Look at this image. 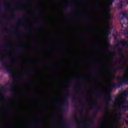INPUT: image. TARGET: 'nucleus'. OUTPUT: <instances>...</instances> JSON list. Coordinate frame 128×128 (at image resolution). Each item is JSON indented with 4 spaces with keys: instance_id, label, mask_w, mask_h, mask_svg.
<instances>
[{
    "instance_id": "obj_26",
    "label": "nucleus",
    "mask_w": 128,
    "mask_h": 128,
    "mask_svg": "<svg viewBox=\"0 0 128 128\" xmlns=\"http://www.w3.org/2000/svg\"><path fill=\"white\" fill-rule=\"evenodd\" d=\"M60 114H64V112H68V110L66 109H63L60 111Z\"/></svg>"
},
{
    "instance_id": "obj_35",
    "label": "nucleus",
    "mask_w": 128,
    "mask_h": 128,
    "mask_svg": "<svg viewBox=\"0 0 128 128\" xmlns=\"http://www.w3.org/2000/svg\"><path fill=\"white\" fill-rule=\"evenodd\" d=\"M94 106V104H92V106L90 107V110H92V108Z\"/></svg>"
},
{
    "instance_id": "obj_51",
    "label": "nucleus",
    "mask_w": 128,
    "mask_h": 128,
    "mask_svg": "<svg viewBox=\"0 0 128 128\" xmlns=\"http://www.w3.org/2000/svg\"><path fill=\"white\" fill-rule=\"evenodd\" d=\"M36 26H38V23H36Z\"/></svg>"
},
{
    "instance_id": "obj_13",
    "label": "nucleus",
    "mask_w": 128,
    "mask_h": 128,
    "mask_svg": "<svg viewBox=\"0 0 128 128\" xmlns=\"http://www.w3.org/2000/svg\"><path fill=\"white\" fill-rule=\"evenodd\" d=\"M16 84V82H12V84H8V83H6L5 84V86H10V88L14 86Z\"/></svg>"
},
{
    "instance_id": "obj_43",
    "label": "nucleus",
    "mask_w": 128,
    "mask_h": 128,
    "mask_svg": "<svg viewBox=\"0 0 128 128\" xmlns=\"http://www.w3.org/2000/svg\"><path fill=\"white\" fill-rule=\"evenodd\" d=\"M5 101H6V100H3V99H0V102H5Z\"/></svg>"
},
{
    "instance_id": "obj_5",
    "label": "nucleus",
    "mask_w": 128,
    "mask_h": 128,
    "mask_svg": "<svg viewBox=\"0 0 128 128\" xmlns=\"http://www.w3.org/2000/svg\"><path fill=\"white\" fill-rule=\"evenodd\" d=\"M124 70V67L121 66V67H120L119 68H118V69H116L114 70L115 72L113 73L112 76L110 78V80H114V78H116V72H118V70Z\"/></svg>"
},
{
    "instance_id": "obj_20",
    "label": "nucleus",
    "mask_w": 128,
    "mask_h": 128,
    "mask_svg": "<svg viewBox=\"0 0 128 128\" xmlns=\"http://www.w3.org/2000/svg\"><path fill=\"white\" fill-rule=\"evenodd\" d=\"M4 8H5L6 10H10V6H8V4L4 5Z\"/></svg>"
},
{
    "instance_id": "obj_28",
    "label": "nucleus",
    "mask_w": 128,
    "mask_h": 128,
    "mask_svg": "<svg viewBox=\"0 0 128 128\" xmlns=\"http://www.w3.org/2000/svg\"><path fill=\"white\" fill-rule=\"evenodd\" d=\"M88 122H90V124H94V118H90L88 120Z\"/></svg>"
},
{
    "instance_id": "obj_44",
    "label": "nucleus",
    "mask_w": 128,
    "mask_h": 128,
    "mask_svg": "<svg viewBox=\"0 0 128 128\" xmlns=\"http://www.w3.org/2000/svg\"><path fill=\"white\" fill-rule=\"evenodd\" d=\"M1 34H4L5 32H6V31H4V30H2V31H1Z\"/></svg>"
},
{
    "instance_id": "obj_56",
    "label": "nucleus",
    "mask_w": 128,
    "mask_h": 128,
    "mask_svg": "<svg viewBox=\"0 0 128 128\" xmlns=\"http://www.w3.org/2000/svg\"><path fill=\"white\" fill-rule=\"evenodd\" d=\"M7 102H8V100H6Z\"/></svg>"
},
{
    "instance_id": "obj_15",
    "label": "nucleus",
    "mask_w": 128,
    "mask_h": 128,
    "mask_svg": "<svg viewBox=\"0 0 128 128\" xmlns=\"http://www.w3.org/2000/svg\"><path fill=\"white\" fill-rule=\"evenodd\" d=\"M128 96V89L125 92H122L120 94V96L124 98V96L126 97Z\"/></svg>"
},
{
    "instance_id": "obj_22",
    "label": "nucleus",
    "mask_w": 128,
    "mask_h": 128,
    "mask_svg": "<svg viewBox=\"0 0 128 128\" xmlns=\"http://www.w3.org/2000/svg\"><path fill=\"white\" fill-rule=\"evenodd\" d=\"M122 49H118V56H122Z\"/></svg>"
},
{
    "instance_id": "obj_21",
    "label": "nucleus",
    "mask_w": 128,
    "mask_h": 128,
    "mask_svg": "<svg viewBox=\"0 0 128 128\" xmlns=\"http://www.w3.org/2000/svg\"><path fill=\"white\" fill-rule=\"evenodd\" d=\"M16 50H22V46H18L16 48Z\"/></svg>"
},
{
    "instance_id": "obj_6",
    "label": "nucleus",
    "mask_w": 128,
    "mask_h": 128,
    "mask_svg": "<svg viewBox=\"0 0 128 128\" xmlns=\"http://www.w3.org/2000/svg\"><path fill=\"white\" fill-rule=\"evenodd\" d=\"M106 42H108V36L112 34V30H110V26H107V28H106Z\"/></svg>"
},
{
    "instance_id": "obj_42",
    "label": "nucleus",
    "mask_w": 128,
    "mask_h": 128,
    "mask_svg": "<svg viewBox=\"0 0 128 128\" xmlns=\"http://www.w3.org/2000/svg\"><path fill=\"white\" fill-rule=\"evenodd\" d=\"M100 124H104V120H100Z\"/></svg>"
},
{
    "instance_id": "obj_2",
    "label": "nucleus",
    "mask_w": 128,
    "mask_h": 128,
    "mask_svg": "<svg viewBox=\"0 0 128 128\" xmlns=\"http://www.w3.org/2000/svg\"><path fill=\"white\" fill-rule=\"evenodd\" d=\"M118 80H122L120 82H119L118 84H111L108 85V92H112L114 88H120L124 84H128V76H124V77H118L117 78Z\"/></svg>"
},
{
    "instance_id": "obj_23",
    "label": "nucleus",
    "mask_w": 128,
    "mask_h": 128,
    "mask_svg": "<svg viewBox=\"0 0 128 128\" xmlns=\"http://www.w3.org/2000/svg\"><path fill=\"white\" fill-rule=\"evenodd\" d=\"M121 14H122V16H123L124 17V18H127V16H128V14H126V13H124V12H122V13H121Z\"/></svg>"
},
{
    "instance_id": "obj_59",
    "label": "nucleus",
    "mask_w": 128,
    "mask_h": 128,
    "mask_svg": "<svg viewBox=\"0 0 128 128\" xmlns=\"http://www.w3.org/2000/svg\"><path fill=\"white\" fill-rule=\"evenodd\" d=\"M24 74L26 75V74Z\"/></svg>"
},
{
    "instance_id": "obj_17",
    "label": "nucleus",
    "mask_w": 128,
    "mask_h": 128,
    "mask_svg": "<svg viewBox=\"0 0 128 128\" xmlns=\"http://www.w3.org/2000/svg\"><path fill=\"white\" fill-rule=\"evenodd\" d=\"M72 122H76V126H78V119H76V117H74L73 116L72 118Z\"/></svg>"
},
{
    "instance_id": "obj_32",
    "label": "nucleus",
    "mask_w": 128,
    "mask_h": 128,
    "mask_svg": "<svg viewBox=\"0 0 128 128\" xmlns=\"http://www.w3.org/2000/svg\"><path fill=\"white\" fill-rule=\"evenodd\" d=\"M82 85L76 87V90H82Z\"/></svg>"
},
{
    "instance_id": "obj_33",
    "label": "nucleus",
    "mask_w": 128,
    "mask_h": 128,
    "mask_svg": "<svg viewBox=\"0 0 128 128\" xmlns=\"http://www.w3.org/2000/svg\"><path fill=\"white\" fill-rule=\"evenodd\" d=\"M110 102H108V101H106V108H108V106H110Z\"/></svg>"
},
{
    "instance_id": "obj_55",
    "label": "nucleus",
    "mask_w": 128,
    "mask_h": 128,
    "mask_svg": "<svg viewBox=\"0 0 128 128\" xmlns=\"http://www.w3.org/2000/svg\"><path fill=\"white\" fill-rule=\"evenodd\" d=\"M6 30H8V28H6Z\"/></svg>"
},
{
    "instance_id": "obj_9",
    "label": "nucleus",
    "mask_w": 128,
    "mask_h": 128,
    "mask_svg": "<svg viewBox=\"0 0 128 128\" xmlns=\"http://www.w3.org/2000/svg\"><path fill=\"white\" fill-rule=\"evenodd\" d=\"M104 94V91L100 90L98 92V94L96 95V96L98 98H102V96Z\"/></svg>"
},
{
    "instance_id": "obj_50",
    "label": "nucleus",
    "mask_w": 128,
    "mask_h": 128,
    "mask_svg": "<svg viewBox=\"0 0 128 128\" xmlns=\"http://www.w3.org/2000/svg\"><path fill=\"white\" fill-rule=\"evenodd\" d=\"M71 2H74V0H71Z\"/></svg>"
},
{
    "instance_id": "obj_24",
    "label": "nucleus",
    "mask_w": 128,
    "mask_h": 128,
    "mask_svg": "<svg viewBox=\"0 0 128 128\" xmlns=\"http://www.w3.org/2000/svg\"><path fill=\"white\" fill-rule=\"evenodd\" d=\"M10 18H16V14L14 12H12V14L10 16Z\"/></svg>"
},
{
    "instance_id": "obj_41",
    "label": "nucleus",
    "mask_w": 128,
    "mask_h": 128,
    "mask_svg": "<svg viewBox=\"0 0 128 128\" xmlns=\"http://www.w3.org/2000/svg\"><path fill=\"white\" fill-rule=\"evenodd\" d=\"M16 10H20V7H16Z\"/></svg>"
},
{
    "instance_id": "obj_31",
    "label": "nucleus",
    "mask_w": 128,
    "mask_h": 128,
    "mask_svg": "<svg viewBox=\"0 0 128 128\" xmlns=\"http://www.w3.org/2000/svg\"><path fill=\"white\" fill-rule=\"evenodd\" d=\"M75 80H86V78H75Z\"/></svg>"
},
{
    "instance_id": "obj_27",
    "label": "nucleus",
    "mask_w": 128,
    "mask_h": 128,
    "mask_svg": "<svg viewBox=\"0 0 128 128\" xmlns=\"http://www.w3.org/2000/svg\"><path fill=\"white\" fill-rule=\"evenodd\" d=\"M110 7L107 8L106 10V12L107 14H110Z\"/></svg>"
},
{
    "instance_id": "obj_53",
    "label": "nucleus",
    "mask_w": 128,
    "mask_h": 128,
    "mask_svg": "<svg viewBox=\"0 0 128 128\" xmlns=\"http://www.w3.org/2000/svg\"><path fill=\"white\" fill-rule=\"evenodd\" d=\"M126 126H128V121H127V122H126Z\"/></svg>"
},
{
    "instance_id": "obj_63",
    "label": "nucleus",
    "mask_w": 128,
    "mask_h": 128,
    "mask_svg": "<svg viewBox=\"0 0 128 128\" xmlns=\"http://www.w3.org/2000/svg\"><path fill=\"white\" fill-rule=\"evenodd\" d=\"M68 18H70V16H68Z\"/></svg>"
},
{
    "instance_id": "obj_30",
    "label": "nucleus",
    "mask_w": 128,
    "mask_h": 128,
    "mask_svg": "<svg viewBox=\"0 0 128 128\" xmlns=\"http://www.w3.org/2000/svg\"><path fill=\"white\" fill-rule=\"evenodd\" d=\"M4 46H6L5 48H4V50H9L10 49V47H8V46H6V45H4Z\"/></svg>"
},
{
    "instance_id": "obj_40",
    "label": "nucleus",
    "mask_w": 128,
    "mask_h": 128,
    "mask_svg": "<svg viewBox=\"0 0 128 128\" xmlns=\"http://www.w3.org/2000/svg\"><path fill=\"white\" fill-rule=\"evenodd\" d=\"M112 58H116V54H113L112 55Z\"/></svg>"
},
{
    "instance_id": "obj_8",
    "label": "nucleus",
    "mask_w": 128,
    "mask_h": 128,
    "mask_svg": "<svg viewBox=\"0 0 128 128\" xmlns=\"http://www.w3.org/2000/svg\"><path fill=\"white\" fill-rule=\"evenodd\" d=\"M100 110H102V106H99L97 109H96L94 113H93V116H94V118H96V116H98V111Z\"/></svg>"
},
{
    "instance_id": "obj_45",
    "label": "nucleus",
    "mask_w": 128,
    "mask_h": 128,
    "mask_svg": "<svg viewBox=\"0 0 128 128\" xmlns=\"http://www.w3.org/2000/svg\"><path fill=\"white\" fill-rule=\"evenodd\" d=\"M112 64H114V66H116V62H112Z\"/></svg>"
},
{
    "instance_id": "obj_39",
    "label": "nucleus",
    "mask_w": 128,
    "mask_h": 128,
    "mask_svg": "<svg viewBox=\"0 0 128 128\" xmlns=\"http://www.w3.org/2000/svg\"><path fill=\"white\" fill-rule=\"evenodd\" d=\"M88 128H94V126L92 125H88Z\"/></svg>"
},
{
    "instance_id": "obj_57",
    "label": "nucleus",
    "mask_w": 128,
    "mask_h": 128,
    "mask_svg": "<svg viewBox=\"0 0 128 128\" xmlns=\"http://www.w3.org/2000/svg\"><path fill=\"white\" fill-rule=\"evenodd\" d=\"M68 6H70V4H69Z\"/></svg>"
},
{
    "instance_id": "obj_52",
    "label": "nucleus",
    "mask_w": 128,
    "mask_h": 128,
    "mask_svg": "<svg viewBox=\"0 0 128 128\" xmlns=\"http://www.w3.org/2000/svg\"><path fill=\"white\" fill-rule=\"evenodd\" d=\"M94 102H96H96H98V100H94Z\"/></svg>"
},
{
    "instance_id": "obj_1",
    "label": "nucleus",
    "mask_w": 128,
    "mask_h": 128,
    "mask_svg": "<svg viewBox=\"0 0 128 128\" xmlns=\"http://www.w3.org/2000/svg\"><path fill=\"white\" fill-rule=\"evenodd\" d=\"M72 98V102H79V104L82 106V112H84V104H82V102L80 101L78 98L72 97L70 94L68 92L66 94V96L64 98V99L62 102L58 104V105L61 106H66V108H70V102L68 101V98Z\"/></svg>"
},
{
    "instance_id": "obj_29",
    "label": "nucleus",
    "mask_w": 128,
    "mask_h": 128,
    "mask_svg": "<svg viewBox=\"0 0 128 128\" xmlns=\"http://www.w3.org/2000/svg\"><path fill=\"white\" fill-rule=\"evenodd\" d=\"M106 46L108 48H112V45L110 44L108 42L106 43Z\"/></svg>"
},
{
    "instance_id": "obj_62",
    "label": "nucleus",
    "mask_w": 128,
    "mask_h": 128,
    "mask_svg": "<svg viewBox=\"0 0 128 128\" xmlns=\"http://www.w3.org/2000/svg\"><path fill=\"white\" fill-rule=\"evenodd\" d=\"M80 114H82V112H80Z\"/></svg>"
},
{
    "instance_id": "obj_49",
    "label": "nucleus",
    "mask_w": 128,
    "mask_h": 128,
    "mask_svg": "<svg viewBox=\"0 0 128 128\" xmlns=\"http://www.w3.org/2000/svg\"><path fill=\"white\" fill-rule=\"evenodd\" d=\"M76 94H80V92H78V91H76Z\"/></svg>"
},
{
    "instance_id": "obj_64",
    "label": "nucleus",
    "mask_w": 128,
    "mask_h": 128,
    "mask_svg": "<svg viewBox=\"0 0 128 128\" xmlns=\"http://www.w3.org/2000/svg\"><path fill=\"white\" fill-rule=\"evenodd\" d=\"M127 118H128V115L127 116Z\"/></svg>"
},
{
    "instance_id": "obj_37",
    "label": "nucleus",
    "mask_w": 128,
    "mask_h": 128,
    "mask_svg": "<svg viewBox=\"0 0 128 128\" xmlns=\"http://www.w3.org/2000/svg\"><path fill=\"white\" fill-rule=\"evenodd\" d=\"M66 90H68V92H70V87L68 86H66Z\"/></svg>"
},
{
    "instance_id": "obj_10",
    "label": "nucleus",
    "mask_w": 128,
    "mask_h": 128,
    "mask_svg": "<svg viewBox=\"0 0 128 128\" xmlns=\"http://www.w3.org/2000/svg\"><path fill=\"white\" fill-rule=\"evenodd\" d=\"M106 19L107 20V23L110 24V20H112V15L110 14H106Z\"/></svg>"
},
{
    "instance_id": "obj_12",
    "label": "nucleus",
    "mask_w": 128,
    "mask_h": 128,
    "mask_svg": "<svg viewBox=\"0 0 128 128\" xmlns=\"http://www.w3.org/2000/svg\"><path fill=\"white\" fill-rule=\"evenodd\" d=\"M118 61L120 62H128V59L126 58L125 56H124L123 58H119Z\"/></svg>"
},
{
    "instance_id": "obj_38",
    "label": "nucleus",
    "mask_w": 128,
    "mask_h": 128,
    "mask_svg": "<svg viewBox=\"0 0 128 128\" xmlns=\"http://www.w3.org/2000/svg\"><path fill=\"white\" fill-rule=\"evenodd\" d=\"M24 22V20L20 19L18 20V22Z\"/></svg>"
},
{
    "instance_id": "obj_54",
    "label": "nucleus",
    "mask_w": 128,
    "mask_h": 128,
    "mask_svg": "<svg viewBox=\"0 0 128 128\" xmlns=\"http://www.w3.org/2000/svg\"><path fill=\"white\" fill-rule=\"evenodd\" d=\"M14 28H11L12 30H14Z\"/></svg>"
},
{
    "instance_id": "obj_3",
    "label": "nucleus",
    "mask_w": 128,
    "mask_h": 128,
    "mask_svg": "<svg viewBox=\"0 0 128 128\" xmlns=\"http://www.w3.org/2000/svg\"><path fill=\"white\" fill-rule=\"evenodd\" d=\"M0 62H1L2 65L4 66V69L6 72L9 74V75L11 78H14V72H12V70L10 68L8 63L6 62L4 59H2V58H0Z\"/></svg>"
},
{
    "instance_id": "obj_14",
    "label": "nucleus",
    "mask_w": 128,
    "mask_h": 128,
    "mask_svg": "<svg viewBox=\"0 0 128 128\" xmlns=\"http://www.w3.org/2000/svg\"><path fill=\"white\" fill-rule=\"evenodd\" d=\"M62 122L63 124L64 127L66 128L68 126V124H66V120L64 118L62 120Z\"/></svg>"
},
{
    "instance_id": "obj_34",
    "label": "nucleus",
    "mask_w": 128,
    "mask_h": 128,
    "mask_svg": "<svg viewBox=\"0 0 128 128\" xmlns=\"http://www.w3.org/2000/svg\"><path fill=\"white\" fill-rule=\"evenodd\" d=\"M124 73L125 74H128V68H125Z\"/></svg>"
},
{
    "instance_id": "obj_61",
    "label": "nucleus",
    "mask_w": 128,
    "mask_h": 128,
    "mask_svg": "<svg viewBox=\"0 0 128 128\" xmlns=\"http://www.w3.org/2000/svg\"><path fill=\"white\" fill-rule=\"evenodd\" d=\"M24 28H26V27L24 26Z\"/></svg>"
},
{
    "instance_id": "obj_46",
    "label": "nucleus",
    "mask_w": 128,
    "mask_h": 128,
    "mask_svg": "<svg viewBox=\"0 0 128 128\" xmlns=\"http://www.w3.org/2000/svg\"><path fill=\"white\" fill-rule=\"evenodd\" d=\"M14 37L16 38H18V35H16L14 36Z\"/></svg>"
},
{
    "instance_id": "obj_25",
    "label": "nucleus",
    "mask_w": 128,
    "mask_h": 128,
    "mask_svg": "<svg viewBox=\"0 0 128 128\" xmlns=\"http://www.w3.org/2000/svg\"><path fill=\"white\" fill-rule=\"evenodd\" d=\"M112 96H109L108 97V98H107V102H112Z\"/></svg>"
},
{
    "instance_id": "obj_11",
    "label": "nucleus",
    "mask_w": 128,
    "mask_h": 128,
    "mask_svg": "<svg viewBox=\"0 0 128 128\" xmlns=\"http://www.w3.org/2000/svg\"><path fill=\"white\" fill-rule=\"evenodd\" d=\"M119 106L123 110H124L125 112H126L128 110V106H122L121 104L119 105Z\"/></svg>"
},
{
    "instance_id": "obj_16",
    "label": "nucleus",
    "mask_w": 128,
    "mask_h": 128,
    "mask_svg": "<svg viewBox=\"0 0 128 128\" xmlns=\"http://www.w3.org/2000/svg\"><path fill=\"white\" fill-rule=\"evenodd\" d=\"M120 6L118 8V10H122V6H124V1L121 0L119 3Z\"/></svg>"
},
{
    "instance_id": "obj_58",
    "label": "nucleus",
    "mask_w": 128,
    "mask_h": 128,
    "mask_svg": "<svg viewBox=\"0 0 128 128\" xmlns=\"http://www.w3.org/2000/svg\"><path fill=\"white\" fill-rule=\"evenodd\" d=\"M116 98H118V97H116Z\"/></svg>"
},
{
    "instance_id": "obj_18",
    "label": "nucleus",
    "mask_w": 128,
    "mask_h": 128,
    "mask_svg": "<svg viewBox=\"0 0 128 128\" xmlns=\"http://www.w3.org/2000/svg\"><path fill=\"white\" fill-rule=\"evenodd\" d=\"M122 116V113H120L119 114H118L116 116V118H117V122H120V117Z\"/></svg>"
},
{
    "instance_id": "obj_47",
    "label": "nucleus",
    "mask_w": 128,
    "mask_h": 128,
    "mask_svg": "<svg viewBox=\"0 0 128 128\" xmlns=\"http://www.w3.org/2000/svg\"><path fill=\"white\" fill-rule=\"evenodd\" d=\"M64 10H68V7H64Z\"/></svg>"
},
{
    "instance_id": "obj_36",
    "label": "nucleus",
    "mask_w": 128,
    "mask_h": 128,
    "mask_svg": "<svg viewBox=\"0 0 128 128\" xmlns=\"http://www.w3.org/2000/svg\"><path fill=\"white\" fill-rule=\"evenodd\" d=\"M120 104H126L125 102H120Z\"/></svg>"
},
{
    "instance_id": "obj_48",
    "label": "nucleus",
    "mask_w": 128,
    "mask_h": 128,
    "mask_svg": "<svg viewBox=\"0 0 128 128\" xmlns=\"http://www.w3.org/2000/svg\"><path fill=\"white\" fill-rule=\"evenodd\" d=\"M75 108L76 110H78V106H75Z\"/></svg>"
},
{
    "instance_id": "obj_19",
    "label": "nucleus",
    "mask_w": 128,
    "mask_h": 128,
    "mask_svg": "<svg viewBox=\"0 0 128 128\" xmlns=\"http://www.w3.org/2000/svg\"><path fill=\"white\" fill-rule=\"evenodd\" d=\"M114 0H108L107 4L108 6H112L114 4Z\"/></svg>"
},
{
    "instance_id": "obj_7",
    "label": "nucleus",
    "mask_w": 128,
    "mask_h": 128,
    "mask_svg": "<svg viewBox=\"0 0 128 128\" xmlns=\"http://www.w3.org/2000/svg\"><path fill=\"white\" fill-rule=\"evenodd\" d=\"M2 90L4 92H10L12 94L13 96H16V90L14 89H4V88H2Z\"/></svg>"
},
{
    "instance_id": "obj_4",
    "label": "nucleus",
    "mask_w": 128,
    "mask_h": 128,
    "mask_svg": "<svg viewBox=\"0 0 128 128\" xmlns=\"http://www.w3.org/2000/svg\"><path fill=\"white\" fill-rule=\"evenodd\" d=\"M115 42H117L116 46H122L124 48H126L128 46V41H126V40H122L120 42L115 37L114 38Z\"/></svg>"
},
{
    "instance_id": "obj_60",
    "label": "nucleus",
    "mask_w": 128,
    "mask_h": 128,
    "mask_svg": "<svg viewBox=\"0 0 128 128\" xmlns=\"http://www.w3.org/2000/svg\"><path fill=\"white\" fill-rule=\"evenodd\" d=\"M114 48H114H115V47H114V48Z\"/></svg>"
}]
</instances>
